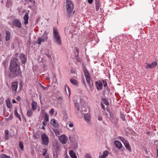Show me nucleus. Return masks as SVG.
<instances>
[{"label": "nucleus", "instance_id": "nucleus-10", "mask_svg": "<svg viewBox=\"0 0 158 158\" xmlns=\"http://www.w3.org/2000/svg\"><path fill=\"white\" fill-rule=\"evenodd\" d=\"M59 139L60 142L64 144H65L68 141L67 137L64 135H62L59 136Z\"/></svg>", "mask_w": 158, "mask_h": 158}, {"label": "nucleus", "instance_id": "nucleus-13", "mask_svg": "<svg viewBox=\"0 0 158 158\" xmlns=\"http://www.w3.org/2000/svg\"><path fill=\"white\" fill-rule=\"evenodd\" d=\"M12 37L11 32L9 31H6L5 40L6 41L9 40Z\"/></svg>", "mask_w": 158, "mask_h": 158}, {"label": "nucleus", "instance_id": "nucleus-45", "mask_svg": "<svg viewBox=\"0 0 158 158\" xmlns=\"http://www.w3.org/2000/svg\"><path fill=\"white\" fill-rule=\"evenodd\" d=\"M67 89L69 92V96L70 95L71 90L70 88L68 87H67Z\"/></svg>", "mask_w": 158, "mask_h": 158}, {"label": "nucleus", "instance_id": "nucleus-49", "mask_svg": "<svg viewBox=\"0 0 158 158\" xmlns=\"http://www.w3.org/2000/svg\"><path fill=\"white\" fill-rule=\"evenodd\" d=\"M21 98L19 96H18L16 98V100L18 101H20L21 100Z\"/></svg>", "mask_w": 158, "mask_h": 158}, {"label": "nucleus", "instance_id": "nucleus-64", "mask_svg": "<svg viewBox=\"0 0 158 158\" xmlns=\"http://www.w3.org/2000/svg\"><path fill=\"white\" fill-rule=\"evenodd\" d=\"M40 100H41V97H40Z\"/></svg>", "mask_w": 158, "mask_h": 158}, {"label": "nucleus", "instance_id": "nucleus-30", "mask_svg": "<svg viewBox=\"0 0 158 158\" xmlns=\"http://www.w3.org/2000/svg\"><path fill=\"white\" fill-rule=\"evenodd\" d=\"M5 139L6 140H7L8 139L9 137V131L8 130H6L5 131Z\"/></svg>", "mask_w": 158, "mask_h": 158}, {"label": "nucleus", "instance_id": "nucleus-7", "mask_svg": "<svg viewBox=\"0 0 158 158\" xmlns=\"http://www.w3.org/2000/svg\"><path fill=\"white\" fill-rule=\"evenodd\" d=\"M12 26L15 27L19 29L21 28L22 27V23L18 19H15L12 20Z\"/></svg>", "mask_w": 158, "mask_h": 158}, {"label": "nucleus", "instance_id": "nucleus-14", "mask_svg": "<svg viewBox=\"0 0 158 158\" xmlns=\"http://www.w3.org/2000/svg\"><path fill=\"white\" fill-rule=\"evenodd\" d=\"M84 118L85 120L88 124H91L90 117L89 114L87 113L84 115Z\"/></svg>", "mask_w": 158, "mask_h": 158}, {"label": "nucleus", "instance_id": "nucleus-46", "mask_svg": "<svg viewBox=\"0 0 158 158\" xmlns=\"http://www.w3.org/2000/svg\"><path fill=\"white\" fill-rule=\"evenodd\" d=\"M54 132L56 133L58 135L59 134V131H58V130L57 129H56L55 130H54Z\"/></svg>", "mask_w": 158, "mask_h": 158}, {"label": "nucleus", "instance_id": "nucleus-38", "mask_svg": "<svg viewBox=\"0 0 158 158\" xmlns=\"http://www.w3.org/2000/svg\"><path fill=\"white\" fill-rule=\"evenodd\" d=\"M103 102L105 105H106L107 106L108 105H109L108 102L105 99H103Z\"/></svg>", "mask_w": 158, "mask_h": 158}, {"label": "nucleus", "instance_id": "nucleus-26", "mask_svg": "<svg viewBox=\"0 0 158 158\" xmlns=\"http://www.w3.org/2000/svg\"><path fill=\"white\" fill-rule=\"evenodd\" d=\"M47 150L46 149H44L43 150V156H45L46 158H49V156L48 154H47Z\"/></svg>", "mask_w": 158, "mask_h": 158}, {"label": "nucleus", "instance_id": "nucleus-23", "mask_svg": "<svg viewBox=\"0 0 158 158\" xmlns=\"http://www.w3.org/2000/svg\"><path fill=\"white\" fill-rule=\"evenodd\" d=\"M37 105V103L33 101L32 102L31 105L32 106V109L33 110H34L36 109Z\"/></svg>", "mask_w": 158, "mask_h": 158}, {"label": "nucleus", "instance_id": "nucleus-19", "mask_svg": "<svg viewBox=\"0 0 158 158\" xmlns=\"http://www.w3.org/2000/svg\"><path fill=\"white\" fill-rule=\"evenodd\" d=\"M123 144L126 149L128 150L129 151L131 152V150L128 141L127 140L123 143Z\"/></svg>", "mask_w": 158, "mask_h": 158}, {"label": "nucleus", "instance_id": "nucleus-52", "mask_svg": "<svg viewBox=\"0 0 158 158\" xmlns=\"http://www.w3.org/2000/svg\"><path fill=\"white\" fill-rule=\"evenodd\" d=\"M101 106H102V108L103 109H105V106L104 105H103V104L101 103Z\"/></svg>", "mask_w": 158, "mask_h": 158}, {"label": "nucleus", "instance_id": "nucleus-40", "mask_svg": "<svg viewBox=\"0 0 158 158\" xmlns=\"http://www.w3.org/2000/svg\"><path fill=\"white\" fill-rule=\"evenodd\" d=\"M40 87L43 88V89H44V90H47L48 89V87H44V86L43 85H42L41 84L40 85Z\"/></svg>", "mask_w": 158, "mask_h": 158}, {"label": "nucleus", "instance_id": "nucleus-56", "mask_svg": "<svg viewBox=\"0 0 158 158\" xmlns=\"http://www.w3.org/2000/svg\"><path fill=\"white\" fill-rule=\"evenodd\" d=\"M12 102H13V103H16V101H15V100L14 99L12 100Z\"/></svg>", "mask_w": 158, "mask_h": 158}, {"label": "nucleus", "instance_id": "nucleus-62", "mask_svg": "<svg viewBox=\"0 0 158 158\" xmlns=\"http://www.w3.org/2000/svg\"><path fill=\"white\" fill-rule=\"evenodd\" d=\"M85 81H84V84H85Z\"/></svg>", "mask_w": 158, "mask_h": 158}, {"label": "nucleus", "instance_id": "nucleus-31", "mask_svg": "<svg viewBox=\"0 0 158 158\" xmlns=\"http://www.w3.org/2000/svg\"><path fill=\"white\" fill-rule=\"evenodd\" d=\"M12 0H7L6 3V6L9 7L11 5Z\"/></svg>", "mask_w": 158, "mask_h": 158}, {"label": "nucleus", "instance_id": "nucleus-36", "mask_svg": "<svg viewBox=\"0 0 158 158\" xmlns=\"http://www.w3.org/2000/svg\"><path fill=\"white\" fill-rule=\"evenodd\" d=\"M13 118V115H12V114H10V115L9 117L8 118H6V120L7 121L11 120V119H12Z\"/></svg>", "mask_w": 158, "mask_h": 158}, {"label": "nucleus", "instance_id": "nucleus-58", "mask_svg": "<svg viewBox=\"0 0 158 158\" xmlns=\"http://www.w3.org/2000/svg\"><path fill=\"white\" fill-rule=\"evenodd\" d=\"M45 126H43L42 127V129H44V130L45 129V128H44V127Z\"/></svg>", "mask_w": 158, "mask_h": 158}, {"label": "nucleus", "instance_id": "nucleus-6", "mask_svg": "<svg viewBox=\"0 0 158 158\" xmlns=\"http://www.w3.org/2000/svg\"><path fill=\"white\" fill-rule=\"evenodd\" d=\"M19 60L18 59L13 57L10 60V69L13 67L19 66L18 65V63Z\"/></svg>", "mask_w": 158, "mask_h": 158}, {"label": "nucleus", "instance_id": "nucleus-47", "mask_svg": "<svg viewBox=\"0 0 158 158\" xmlns=\"http://www.w3.org/2000/svg\"><path fill=\"white\" fill-rule=\"evenodd\" d=\"M47 122L45 121H43L42 122V124H43V125L44 126H45L46 124H47Z\"/></svg>", "mask_w": 158, "mask_h": 158}, {"label": "nucleus", "instance_id": "nucleus-15", "mask_svg": "<svg viewBox=\"0 0 158 158\" xmlns=\"http://www.w3.org/2000/svg\"><path fill=\"white\" fill-rule=\"evenodd\" d=\"M157 63L156 61H154L151 64H148L146 66V69L152 68L156 66L157 65Z\"/></svg>", "mask_w": 158, "mask_h": 158}, {"label": "nucleus", "instance_id": "nucleus-59", "mask_svg": "<svg viewBox=\"0 0 158 158\" xmlns=\"http://www.w3.org/2000/svg\"><path fill=\"white\" fill-rule=\"evenodd\" d=\"M107 90L108 92H109L110 91V89L108 87H107Z\"/></svg>", "mask_w": 158, "mask_h": 158}, {"label": "nucleus", "instance_id": "nucleus-21", "mask_svg": "<svg viewBox=\"0 0 158 158\" xmlns=\"http://www.w3.org/2000/svg\"><path fill=\"white\" fill-rule=\"evenodd\" d=\"M69 154L71 158H77L75 153L72 150H71L69 152Z\"/></svg>", "mask_w": 158, "mask_h": 158}, {"label": "nucleus", "instance_id": "nucleus-54", "mask_svg": "<svg viewBox=\"0 0 158 158\" xmlns=\"http://www.w3.org/2000/svg\"><path fill=\"white\" fill-rule=\"evenodd\" d=\"M98 119L99 120H102V117L101 116H99L98 117Z\"/></svg>", "mask_w": 158, "mask_h": 158}, {"label": "nucleus", "instance_id": "nucleus-12", "mask_svg": "<svg viewBox=\"0 0 158 158\" xmlns=\"http://www.w3.org/2000/svg\"><path fill=\"white\" fill-rule=\"evenodd\" d=\"M95 85L97 89L98 90L102 89L103 87L102 82L100 81H98L95 82Z\"/></svg>", "mask_w": 158, "mask_h": 158}, {"label": "nucleus", "instance_id": "nucleus-17", "mask_svg": "<svg viewBox=\"0 0 158 158\" xmlns=\"http://www.w3.org/2000/svg\"><path fill=\"white\" fill-rule=\"evenodd\" d=\"M23 19H24L23 23L25 25H27L28 23V20L29 19L28 14L26 13L23 16Z\"/></svg>", "mask_w": 158, "mask_h": 158}, {"label": "nucleus", "instance_id": "nucleus-5", "mask_svg": "<svg viewBox=\"0 0 158 158\" xmlns=\"http://www.w3.org/2000/svg\"><path fill=\"white\" fill-rule=\"evenodd\" d=\"M84 73L85 77L86 82L88 85L89 86L90 88H91L92 86V84L90 82L91 79V77L87 70H84Z\"/></svg>", "mask_w": 158, "mask_h": 158}, {"label": "nucleus", "instance_id": "nucleus-48", "mask_svg": "<svg viewBox=\"0 0 158 158\" xmlns=\"http://www.w3.org/2000/svg\"><path fill=\"white\" fill-rule=\"evenodd\" d=\"M75 49H76V50H75V52L76 53H78L79 52V50L78 48H75Z\"/></svg>", "mask_w": 158, "mask_h": 158}, {"label": "nucleus", "instance_id": "nucleus-1", "mask_svg": "<svg viewBox=\"0 0 158 158\" xmlns=\"http://www.w3.org/2000/svg\"><path fill=\"white\" fill-rule=\"evenodd\" d=\"M64 8L66 12L67 16L69 17L72 16L75 12L73 5L72 2L70 0L66 1Z\"/></svg>", "mask_w": 158, "mask_h": 158}, {"label": "nucleus", "instance_id": "nucleus-27", "mask_svg": "<svg viewBox=\"0 0 158 158\" xmlns=\"http://www.w3.org/2000/svg\"><path fill=\"white\" fill-rule=\"evenodd\" d=\"M15 116L18 118L20 120H21V118L20 115L18 113L17 110L15 109L14 111Z\"/></svg>", "mask_w": 158, "mask_h": 158}, {"label": "nucleus", "instance_id": "nucleus-44", "mask_svg": "<svg viewBox=\"0 0 158 158\" xmlns=\"http://www.w3.org/2000/svg\"><path fill=\"white\" fill-rule=\"evenodd\" d=\"M3 39L1 33H0V41L2 42Z\"/></svg>", "mask_w": 158, "mask_h": 158}, {"label": "nucleus", "instance_id": "nucleus-50", "mask_svg": "<svg viewBox=\"0 0 158 158\" xmlns=\"http://www.w3.org/2000/svg\"><path fill=\"white\" fill-rule=\"evenodd\" d=\"M93 0H88V2L89 4H91L92 3Z\"/></svg>", "mask_w": 158, "mask_h": 158}, {"label": "nucleus", "instance_id": "nucleus-16", "mask_svg": "<svg viewBox=\"0 0 158 158\" xmlns=\"http://www.w3.org/2000/svg\"><path fill=\"white\" fill-rule=\"evenodd\" d=\"M19 58L21 60L23 64H25L26 61V59L25 55L23 54H21L19 56Z\"/></svg>", "mask_w": 158, "mask_h": 158}, {"label": "nucleus", "instance_id": "nucleus-42", "mask_svg": "<svg viewBox=\"0 0 158 158\" xmlns=\"http://www.w3.org/2000/svg\"><path fill=\"white\" fill-rule=\"evenodd\" d=\"M26 1L27 2L29 1V2L33 3L34 4L35 3V1L34 0H26Z\"/></svg>", "mask_w": 158, "mask_h": 158}, {"label": "nucleus", "instance_id": "nucleus-37", "mask_svg": "<svg viewBox=\"0 0 158 158\" xmlns=\"http://www.w3.org/2000/svg\"><path fill=\"white\" fill-rule=\"evenodd\" d=\"M85 158H91L90 155L89 153H87L85 155Z\"/></svg>", "mask_w": 158, "mask_h": 158}, {"label": "nucleus", "instance_id": "nucleus-24", "mask_svg": "<svg viewBox=\"0 0 158 158\" xmlns=\"http://www.w3.org/2000/svg\"><path fill=\"white\" fill-rule=\"evenodd\" d=\"M70 81L74 85H78V82L77 80L73 78L70 79Z\"/></svg>", "mask_w": 158, "mask_h": 158}, {"label": "nucleus", "instance_id": "nucleus-11", "mask_svg": "<svg viewBox=\"0 0 158 158\" xmlns=\"http://www.w3.org/2000/svg\"><path fill=\"white\" fill-rule=\"evenodd\" d=\"M18 87V84L17 81L13 82L11 85L10 89L12 91H14L15 93L17 92Z\"/></svg>", "mask_w": 158, "mask_h": 158}, {"label": "nucleus", "instance_id": "nucleus-34", "mask_svg": "<svg viewBox=\"0 0 158 158\" xmlns=\"http://www.w3.org/2000/svg\"><path fill=\"white\" fill-rule=\"evenodd\" d=\"M118 138L123 142V143L127 140L123 137L119 136L118 137Z\"/></svg>", "mask_w": 158, "mask_h": 158}, {"label": "nucleus", "instance_id": "nucleus-18", "mask_svg": "<svg viewBox=\"0 0 158 158\" xmlns=\"http://www.w3.org/2000/svg\"><path fill=\"white\" fill-rule=\"evenodd\" d=\"M50 123L54 127H57L58 126V124L57 122V121L54 119H52L51 120Z\"/></svg>", "mask_w": 158, "mask_h": 158}, {"label": "nucleus", "instance_id": "nucleus-41", "mask_svg": "<svg viewBox=\"0 0 158 158\" xmlns=\"http://www.w3.org/2000/svg\"><path fill=\"white\" fill-rule=\"evenodd\" d=\"M54 111V110L52 108L50 110L49 113L51 115H52L53 114Z\"/></svg>", "mask_w": 158, "mask_h": 158}, {"label": "nucleus", "instance_id": "nucleus-39", "mask_svg": "<svg viewBox=\"0 0 158 158\" xmlns=\"http://www.w3.org/2000/svg\"><path fill=\"white\" fill-rule=\"evenodd\" d=\"M6 104H7V107L9 108H11V103L9 102H6Z\"/></svg>", "mask_w": 158, "mask_h": 158}, {"label": "nucleus", "instance_id": "nucleus-4", "mask_svg": "<svg viewBox=\"0 0 158 158\" xmlns=\"http://www.w3.org/2000/svg\"><path fill=\"white\" fill-rule=\"evenodd\" d=\"M48 32L45 31L43 36L41 37H39L38 39L37 44L39 45H40L42 42H43L47 41L48 39Z\"/></svg>", "mask_w": 158, "mask_h": 158}, {"label": "nucleus", "instance_id": "nucleus-3", "mask_svg": "<svg viewBox=\"0 0 158 158\" xmlns=\"http://www.w3.org/2000/svg\"><path fill=\"white\" fill-rule=\"evenodd\" d=\"M10 69V72L14 75V77H16L18 76H21L22 75V72L19 66L13 67V68Z\"/></svg>", "mask_w": 158, "mask_h": 158}, {"label": "nucleus", "instance_id": "nucleus-43", "mask_svg": "<svg viewBox=\"0 0 158 158\" xmlns=\"http://www.w3.org/2000/svg\"><path fill=\"white\" fill-rule=\"evenodd\" d=\"M103 85L104 87H106L107 85V83L106 81H103Z\"/></svg>", "mask_w": 158, "mask_h": 158}, {"label": "nucleus", "instance_id": "nucleus-22", "mask_svg": "<svg viewBox=\"0 0 158 158\" xmlns=\"http://www.w3.org/2000/svg\"><path fill=\"white\" fill-rule=\"evenodd\" d=\"M108 151H105L103 152V155H100L99 157L100 158H105L108 156Z\"/></svg>", "mask_w": 158, "mask_h": 158}, {"label": "nucleus", "instance_id": "nucleus-53", "mask_svg": "<svg viewBox=\"0 0 158 158\" xmlns=\"http://www.w3.org/2000/svg\"><path fill=\"white\" fill-rule=\"evenodd\" d=\"M46 55L48 58H50L51 57V55L50 54H46Z\"/></svg>", "mask_w": 158, "mask_h": 158}, {"label": "nucleus", "instance_id": "nucleus-2", "mask_svg": "<svg viewBox=\"0 0 158 158\" xmlns=\"http://www.w3.org/2000/svg\"><path fill=\"white\" fill-rule=\"evenodd\" d=\"M53 38L57 44L60 45L61 43V38L59 34V32L55 27L53 28Z\"/></svg>", "mask_w": 158, "mask_h": 158}, {"label": "nucleus", "instance_id": "nucleus-35", "mask_svg": "<svg viewBox=\"0 0 158 158\" xmlns=\"http://www.w3.org/2000/svg\"><path fill=\"white\" fill-rule=\"evenodd\" d=\"M69 127H70V128H73V129L71 130V131H73L74 130V128H73V123H69Z\"/></svg>", "mask_w": 158, "mask_h": 158}, {"label": "nucleus", "instance_id": "nucleus-61", "mask_svg": "<svg viewBox=\"0 0 158 158\" xmlns=\"http://www.w3.org/2000/svg\"><path fill=\"white\" fill-rule=\"evenodd\" d=\"M5 62V61L3 62V63H2L3 64H4Z\"/></svg>", "mask_w": 158, "mask_h": 158}, {"label": "nucleus", "instance_id": "nucleus-8", "mask_svg": "<svg viewBox=\"0 0 158 158\" xmlns=\"http://www.w3.org/2000/svg\"><path fill=\"white\" fill-rule=\"evenodd\" d=\"M42 143L44 145H47L49 143L48 138L45 134H43L41 135Z\"/></svg>", "mask_w": 158, "mask_h": 158}, {"label": "nucleus", "instance_id": "nucleus-25", "mask_svg": "<svg viewBox=\"0 0 158 158\" xmlns=\"http://www.w3.org/2000/svg\"><path fill=\"white\" fill-rule=\"evenodd\" d=\"M33 114L32 110L31 109L28 110L27 111V115L29 117L31 116Z\"/></svg>", "mask_w": 158, "mask_h": 158}, {"label": "nucleus", "instance_id": "nucleus-57", "mask_svg": "<svg viewBox=\"0 0 158 158\" xmlns=\"http://www.w3.org/2000/svg\"><path fill=\"white\" fill-rule=\"evenodd\" d=\"M65 158H70L67 155H66Z\"/></svg>", "mask_w": 158, "mask_h": 158}, {"label": "nucleus", "instance_id": "nucleus-29", "mask_svg": "<svg viewBox=\"0 0 158 158\" xmlns=\"http://www.w3.org/2000/svg\"><path fill=\"white\" fill-rule=\"evenodd\" d=\"M49 120V116L47 113H45L44 121L48 122Z\"/></svg>", "mask_w": 158, "mask_h": 158}, {"label": "nucleus", "instance_id": "nucleus-9", "mask_svg": "<svg viewBox=\"0 0 158 158\" xmlns=\"http://www.w3.org/2000/svg\"><path fill=\"white\" fill-rule=\"evenodd\" d=\"M73 100L74 102V105L75 107L77 108V110H80L79 104V103H81L80 99L79 97H73Z\"/></svg>", "mask_w": 158, "mask_h": 158}, {"label": "nucleus", "instance_id": "nucleus-63", "mask_svg": "<svg viewBox=\"0 0 158 158\" xmlns=\"http://www.w3.org/2000/svg\"><path fill=\"white\" fill-rule=\"evenodd\" d=\"M7 85L8 86V87H9V86L8 85V84H7Z\"/></svg>", "mask_w": 158, "mask_h": 158}, {"label": "nucleus", "instance_id": "nucleus-28", "mask_svg": "<svg viewBox=\"0 0 158 158\" xmlns=\"http://www.w3.org/2000/svg\"><path fill=\"white\" fill-rule=\"evenodd\" d=\"M100 7V4L98 1H97L95 4V9L97 11H98L99 10Z\"/></svg>", "mask_w": 158, "mask_h": 158}, {"label": "nucleus", "instance_id": "nucleus-51", "mask_svg": "<svg viewBox=\"0 0 158 158\" xmlns=\"http://www.w3.org/2000/svg\"><path fill=\"white\" fill-rule=\"evenodd\" d=\"M121 117L123 120H124L125 117L123 115L121 114Z\"/></svg>", "mask_w": 158, "mask_h": 158}, {"label": "nucleus", "instance_id": "nucleus-32", "mask_svg": "<svg viewBox=\"0 0 158 158\" xmlns=\"http://www.w3.org/2000/svg\"><path fill=\"white\" fill-rule=\"evenodd\" d=\"M19 146L21 149L22 150H23L24 146L23 143L21 141H19Z\"/></svg>", "mask_w": 158, "mask_h": 158}, {"label": "nucleus", "instance_id": "nucleus-33", "mask_svg": "<svg viewBox=\"0 0 158 158\" xmlns=\"http://www.w3.org/2000/svg\"><path fill=\"white\" fill-rule=\"evenodd\" d=\"M0 158H10V157L9 156H7L5 154H3L1 155L0 156Z\"/></svg>", "mask_w": 158, "mask_h": 158}, {"label": "nucleus", "instance_id": "nucleus-60", "mask_svg": "<svg viewBox=\"0 0 158 158\" xmlns=\"http://www.w3.org/2000/svg\"><path fill=\"white\" fill-rule=\"evenodd\" d=\"M157 156L158 157V149L157 150Z\"/></svg>", "mask_w": 158, "mask_h": 158}, {"label": "nucleus", "instance_id": "nucleus-55", "mask_svg": "<svg viewBox=\"0 0 158 158\" xmlns=\"http://www.w3.org/2000/svg\"><path fill=\"white\" fill-rule=\"evenodd\" d=\"M62 98L61 97H59L58 98V100H62Z\"/></svg>", "mask_w": 158, "mask_h": 158}, {"label": "nucleus", "instance_id": "nucleus-20", "mask_svg": "<svg viewBox=\"0 0 158 158\" xmlns=\"http://www.w3.org/2000/svg\"><path fill=\"white\" fill-rule=\"evenodd\" d=\"M114 143L116 147L118 149H120L122 147V145L121 143L118 141H115L114 142Z\"/></svg>", "mask_w": 158, "mask_h": 158}]
</instances>
